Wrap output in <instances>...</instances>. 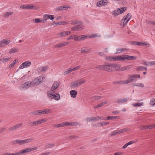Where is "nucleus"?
I'll return each mask as SVG.
<instances>
[{
  "label": "nucleus",
  "mask_w": 155,
  "mask_h": 155,
  "mask_svg": "<svg viewBox=\"0 0 155 155\" xmlns=\"http://www.w3.org/2000/svg\"><path fill=\"white\" fill-rule=\"evenodd\" d=\"M34 140L33 137H31L27 139H25L23 140H21L19 139H18L14 140L12 142L14 144H18L19 145H22L28 142H30Z\"/></svg>",
  "instance_id": "f257e3e1"
},
{
  "label": "nucleus",
  "mask_w": 155,
  "mask_h": 155,
  "mask_svg": "<svg viewBox=\"0 0 155 155\" xmlns=\"http://www.w3.org/2000/svg\"><path fill=\"white\" fill-rule=\"evenodd\" d=\"M85 82V81L83 80L82 79L77 80L74 81L71 83V87L72 88H74L79 85H81L82 84Z\"/></svg>",
  "instance_id": "f03ea898"
},
{
  "label": "nucleus",
  "mask_w": 155,
  "mask_h": 155,
  "mask_svg": "<svg viewBox=\"0 0 155 155\" xmlns=\"http://www.w3.org/2000/svg\"><path fill=\"white\" fill-rule=\"evenodd\" d=\"M52 90L48 91L47 92L48 98L50 99H54L57 100H59L60 99L59 94H56V95L54 94Z\"/></svg>",
  "instance_id": "7ed1b4c3"
},
{
  "label": "nucleus",
  "mask_w": 155,
  "mask_h": 155,
  "mask_svg": "<svg viewBox=\"0 0 155 155\" xmlns=\"http://www.w3.org/2000/svg\"><path fill=\"white\" fill-rule=\"evenodd\" d=\"M45 78L40 76L34 80L32 82V84L35 85H38L44 81Z\"/></svg>",
  "instance_id": "20e7f679"
},
{
  "label": "nucleus",
  "mask_w": 155,
  "mask_h": 155,
  "mask_svg": "<svg viewBox=\"0 0 155 155\" xmlns=\"http://www.w3.org/2000/svg\"><path fill=\"white\" fill-rule=\"evenodd\" d=\"M131 17V14L130 13H128L122 19L123 22V26H125L129 21Z\"/></svg>",
  "instance_id": "39448f33"
},
{
  "label": "nucleus",
  "mask_w": 155,
  "mask_h": 155,
  "mask_svg": "<svg viewBox=\"0 0 155 155\" xmlns=\"http://www.w3.org/2000/svg\"><path fill=\"white\" fill-rule=\"evenodd\" d=\"M104 119L103 117H91L87 118L86 119L87 122L96 121L100 120H103Z\"/></svg>",
  "instance_id": "423d86ee"
},
{
  "label": "nucleus",
  "mask_w": 155,
  "mask_h": 155,
  "mask_svg": "<svg viewBox=\"0 0 155 155\" xmlns=\"http://www.w3.org/2000/svg\"><path fill=\"white\" fill-rule=\"evenodd\" d=\"M122 59L123 61H127L129 60L136 59L137 57L134 56L126 55L123 56Z\"/></svg>",
  "instance_id": "0eeeda50"
},
{
  "label": "nucleus",
  "mask_w": 155,
  "mask_h": 155,
  "mask_svg": "<svg viewBox=\"0 0 155 155\" xmlns=\"http://www.w3.org/2000/svg\"><path fill=\"white\" fill-rule=\"evenodd\" d=\"M103 70L108 71H113L112 64L110 63H107L106 64L103 65Z\"/></svg>",
  "instance_id": "6e6552de"
},
{
  "label": "nucleus",
  "mask_w": 155,
  "mask_h": 155,
  "mask_svg": "<svg viewBox=\"0 0 155 155\" xmlns=\"http://www.w3.org/2000/svg\"><path fill=\"white\" fill-rule=\"evenodd\" d=\"M105 59L107 60L110 61H118L122 60V56H117L115 57H106Z\"/></svg>",
  "instance_id": "1a4fd4ad"
},
{
  "label": "nucleus",
  "mask_w": 155,
  "mask_h": 155,
  "mask_svg": "<svg viewBox=\"0 0 155 155\" xmlns=\"http://www.w3.org/2000/svg\"><path fill=\"white\" fill-rule=\"evenodd\" d=\"M23 124L22 123H20L18 124H17L14 126L10 127L8 129V130L10 131H13L16 129L19 128L21 126L23 125Z\"/></svg>",
  "instance_id": "9d476101"
},
{
  "label": "nucleus",
  "mask_w": 155,
  "mask_h": 155,
  "mask_svg": "<svg viewBox=\"0 0 155 155\" xmlns=\"http://www.w3.org/2000/svg\"><path fill=\"white\" fill-rule=\"evenodd\" d=\"M31 62L29 61H26L22 63L19 66L20 69H22L26 67L29 66L31 65Z\"/></svg>",
  "instance_id": "9b49d317"
},
{
  "label": "nucleus",
  "mask_w": 155,
  "mask_h": 155,
  "mask_svg": "<svg viewBox=\"0 0 155 155\" xmlns=\"http://www.w3.org/2000/svg\"><path fill=\"white\" fill-rule=\"evenodd\" d=\"M81 53H82L87 54L89 53V52L91 51V48L84 47L81 49Z\"/></svg>",
  "instance_id": "f8f14e48"
},
{
  "label": "nucleus",
  "mask_w": 155,
  "mask_h": 155,
  "mask_svg": "<svg viewBox=\"0 0 155 155\" xmlns=\"http://www.w3.org/2000/svg\"><path fill=\"white\" fill-rule=\"evenodd\" d=\"M68 43L69 42H66L56 44L55 45L54 47L57 48H61L67 45L68 44Z\"/></svg>",
  "instance_id": "ddd939ff"
},
{
  "label": "nucleus",
  "mask_w": 155,
  "mask_h": 155,
  "mask_svg": "<svg viewBox=\"0 0 155 155\" xmlns=\"http://www.w3.org/2000/svg\"><path fill=\"white\" fill-rule=\"evenodd\" d=\"M107 0H101L98 2L97 4V6L100 7L102 6H104L107 5Z\"/></svg>",
  "instance_id": "4468645a"
},
{
  "label": "nucleus",
  "mask_w": 155,
  "mask_h": 155,
  "mask_svg": "<svg viewBox=\"0 0 155 155\" xmlns=\"http://www.w3.org/2000/svg\"><path fill=\"white\" fill-rule=\"evenodd\" d=\"M129 100V98H125L122 99H119L116 100L115 102L117 103H124L127 102Z\"/></svg>",
  "instance_id": "2eb2a0df"
},
{
  "label": "nucleus",
  "mask_w": 155,
  "mask_h": 155,
  "mask_svg": "<svg viewBox=\"0 0 155 155\" xmlns=\"http://www.w3.org/2000/svg\"><path fill=\"white\" fill-rule=\"evenodd\" d=\"M132 68V67L131 66V65H129L122 67L116 69V70L118 71H124L125 70H129Z\"/></svg>",
  "instance_id": "dca6fc26"
},
{
  "label": "nucleus",
  "mask_w": 155,
  "mask_h": 155,
  "mask_svg": "<svg viewBox=\"0 0 155 155\" xmlns=\"http://www.w3.org/2000/svg\"><path fill=\"white\" fill-rule=\"evenodd\" d=\"M29 125L30 126L35 127L36 126L40 124L39 120L29 122Z\"/></svg>",
  "instance_id": "f3484780"
},
{
  "label": "nucleus",
  "mask_w": 155,
  "mask_h": 155,
  "mask_svg": "<svg viewBox=\"0 0 155 155\" xmlns=\"http://www.w3.org/2000/svg\"><path fill=\"white\" fill-rule=\"evenodd\" d=\"M43 16L44 18L47 19H49L51 20L53 19L54 18V15L49 14L44 15Z\"/></svg>",
  "instance_id": "a211bd4d"
},
{
  "label": "nucleus",
  "mask_w": 155,
  "mask_h": 155,
  "mask_svg": "<svg viewBox=\"0 0 155 155\" xmlns=\"http://www.w3.org/2000/svg\"><path fill=\"white\" fill-rule=\"evenodd\" d=\"M39 112H39V115L45 114L50 112V109H45L44 110H39Z\"/></svg>",
  "instance_id": "6ab92c4d"
},
{
  "label": "nucleus",
  "mask_w": 155,
  "mask_h": 155,
  "mask_svg": "<svg viewBox=\"0 0 155 155\" xmlns=\"http://www.w3.org/2000/svg\"><path fill=\"white\" fill-rule=\"evenodd\" d=\"M59 83L58 81H55L51 87V90H53V92H54L53 91L56 88H57L59 86Z\"/></svg>",
  "instance_id": "aec40b11"
},
{
  "label": "nucleus",
  "mask_w": 155,
  "mask_h": 155,
  "mask_svg": "<svg viewBox=\"0 0 155 155\" xmlns=\"http://www.w3.org/2000/svg\"><path fill=\"white\" fill-rule=\"evenodd\" d=\"M70 93L71 96L73 98H75L77 94V92L74 90H72L70 91Z\"/></svg>",
  "instance_id": "412c9836"
},
{
  "label": "nucleus",
  "mask_w": 155,
  "mask_h": 155,
  "mask_svg": "<svg viewBox=\"0 0 155 155\" xmlns=\"http://www.w3.org/2000/svg\"><path fill=\"white\" fill-rule=\"evenodd\" d=\"M153 128V126L151 125L149 126H141L140 127V129L142 130H144L147 129H150Z\"/></svg>",
  "instance_id": "4be33fe9"
},
{
  "label": "nucleus",
  "mask_w": 155,
  "mask_h": 155,
  "mask_svg": "<svg viewBox=\"0 0 155 155\" xmlns=\"http://www.w3.org/2000/svg\"><path fill=\"white\" fill-rule=\"evenodd\" d=\"M32 83L30 81L26 82L21 85L22 87H25L26 88H28Z\"/></svg>",
  "instance_id": "5701e85b"
},
{
  "label": "nucleus",
  "mask_w": 155,
  "mask_h": 155,
  "mask_svg": "<svg viewBox=\"0 0 155 155\" xmlns=\"http://www.w3.org/2000/svg\"><path fill=\"white\" fill-rule=\"evenodd\" d=\"M144 70L146 71L147 70V68L144 66H139L136 68V70L137 71H141Z\"/></svg>",
  "instance_id": "b1692460"
},
{
  "label": "nucleus",
  "mask_w": 155,
  "mask_h": 155,
  "mask_svg": "<svg viewBox=\"0 0 155 155\" xmlns=\"http://www.w3.org/2000/svg\"><path fill=\"white\" fill-rule=\"evenodd\" d=\"M120 117L118 116H109L107 117L106 120H110L113 119H116L119 118Z\"/></svg>",
  "instance_id": "393cba45"
},
{
  "label": "nucleus",
  "mask_w": 155,
  "mask_h": 155,
  "mask_svg": "<svg viewBox=\"0 0 155 155\" xmlns=\"http://www.w3.org/2000/svg\"><path fill=\"white\" fill-rule=\"evenodd\" d=\"M81 28L80 25H78L72 27L71 29V31H78Z\"/></svg>",
  "instance_id": "a878e982"
},
{
  "label": "nucleus",
  "mask_w": 155,
  "mask_h": 155,
  "mask_svg": "<svg viewBox=\"0 0 155 155\" xmlns=\"http://www.w3.org/2000/svg\"><path fill=\"white\" fill-rule=\"evenodd\" d=\"M1 41L2 42L1 43H2V45L3 47L5 46L10 43V42H8V41H7L5 39H3V40Z\"/></svg>",
  "instance_id": "bb28decb"
},
{
  "label": "nucleus",
  "mask_w": 155,
  "mask_h": 155,
  "mask_svg": "<svg viewBox=\"0 0 155 155\" xmlns=\"http://www.w3.org/2000/svg\"><path fill=\"white\" fill-rule=\"evenodd\" d=\"M128 50V49L126 48H120L118 50H117V53H121V52H124L125 51H126Z\"/></svg>",
  "instance_id": "cd10ccee"
},
{
  "label": "nucleus",
  "mask_w": 155,
  "mask_h": 155,
  "mask_svg": "<svg viewBox=\"0 0 155 155\" xmlns=\"http://www.w3.org/2000/svg\"><path fill=\"white\" fill-rule=\"evenodd\" d=\"M39 110H36L34 112H30L29 114L31 115L36 116L39 115Z\"/></svg>",
  "instance_id": "c85d7f7f"
},
{
  "label": "nucleus",
  "mask_w": 155,
  "mask_h": 155,
  "mask_svg": "<svg viewBox=\"0 0 155 155\" xmlns=\"http://www.w3.org/2000/svg\"><path fill=\"white\" fill-rule=\"evenodd\" d=\"M13 14L12 12H8L5 13L4 14V17H8Z\"/></svg>",
  "instance_id": "c756f323"
},
{
  "label": "nucleus",
  "mask_w": 155,
  "mask_h": 155,
  "mask_svg": "<svg viewBox=\"0 0 155 155\" xmlns=\"http://www.w3.org/2000/svg\"><path fill=\"white\" fill-rule=\"evenodd\" d=\"M27 151L25 149L21 151H20L17 153V155H21L22 154L25 153H27Z\"/></svg>",
  "instance_id": "7c9ffc66"
},
{
  "label": "nucleus",
  "mask_w": 155,
  "mask_h": 155,
  "mask_svg": "<svg viewBox=\"0 0 155 155\" xmlns=\"http://www.w3.org/2000/svg\"><path fill=\"white\" fill-rule=\"evenodd\" d=\"M26 9H34V6L32 4L26 5Z\"/></svg>",
  "instance_id": "2f4dec72"
},
{
  "label": "nucleus",
  "mask_w": 155,
  "mask_h": 155,
  "mask_svg": "<svg viewBox=\"0 0 155 155\" xmlns=\"http://www.w3.org/2000/svg\"><path fill=\"white\" fill-rule=\"evenodd\" d=\"M144 103L143 102L133 104V105L134 107H140L143 105Z\"/></svg>",
  "instance_id": "473e14b6"
},
{
  "label": "nucleus",
  "mask_w": 155,
  "mask_h": 155,
  "mask_svg": "<svg viewBox=\"0 0 155 155\" xmlns=\"http://www.w3.org/2000/svg\"><path fill=\"white\" fill-rule=\"evenodd\" d=\"M112 13L114 16H117L119 14H120L119 12V9H117L116 10H115L112 12Z\"/></svg>",
  "instance_id": "72a5a7b5"
},
{
  "label": "nucleus",
  "mask_w": 155,
  "mask_h": 155,
  "mask_svg": "<svg viewBox=\"0 0 155 155\" xmlns=\"http://www.w3.org/2000/svg\"><path fill=\"white\" fill-rule=\"evenodd\" d=\"M18 51V49L13 48L12 49H11L10 51H9V53L10 54L12 53H14L16 52H17Z\"/></svg>",
  "instance_id": "f704fd0d"
},
{
  "label": "nucleus",
  "mask_w": 155,
  "mask_h": 155,
  "mask_svg": "<svg viewBox=\"0 0 155 155\" xmlns=\"http://www.w3.org/2000/svg\"><path fill=\"white\" fill-rule=\"evenodd\" d=\"M150 104L152 107H154L155 105V99L153 98L150 100Z\"/></svg>",
  "instance_id": "c9c22d12"
},
{
  "label": "nucleus",
  "mask_w": 155,
  "mask_h": 155,
  "mask_svg": "<svg viewBox=\"0 0 155 155\" xmlns=\"http://www.w3.org/2000/svg\"><path fill=\"white\" fill-rule=\"evenodd\" d=\"M123 81H115L113 83L114 84H123Z\"/></svg>",
  "instance_id": "e433bc0d"
},
{
  "label": "nucleus",
  "mask_w": 155,
  "mask_h": 155,
  "mask_svg": "<svg viewBox=\"0 0 155 155\" xmlns=\"http://www.w3.org/2000/svg\"><path fill=\"white\" fill-rule=\"evenodd\" d=\"M109 124V122H101L99 124H97V126H100L101 125V126L106 125Z\"/></svg>",
  "instance_id": "4c0bfd02"
},
{
  "label": "nucleus",
  "mask_w": 155,
  "mask_h": 155,
  "mask_svg": "<svg viewBox=\"0 0 155 155\" xmlns=\"http://www.w3.org/2000/svg\"><path fill=\"white\" fill-rule=\"evenodd\" d=\"M81 21H78L77 20H75L74 21H72V22L71 23V24L72 25H76L78 24H81Z\"/></svg>",
  "instance_id": "58836bf2"
},
{
  "label": "nucleus",
  "mask_w": 155,
  "mask_h": 155,
  "mask_svg": "<svg viewBox=\"0 0 155 155\" xmlns=\"http://www.w3.org/2000/svg\"><path fill=\"white\" fill-rule=\"evenodd\" d=\"M107 102H103L102 103H100V104L97 105V106L95 107V108H97L99 107H101L102 106L104 105V104H107Z\"/></svg>",
  "instance_id": "ea45409f"
},
{
  "label": "nucleus",
  "mask_w": 155,
  "mask_h": 155,
  "mask_svg": "<svg viewBox=\"0 0 155 155\" xmlns=\"http://www.w3.org/2000/svg\"><path fill=\"white\" fill-rule=\"evenodd\" d=\"M132 78L133 79L134 81L136 80V78H140V75L139 74H134L132 75Z\"/></svg>",
  "instance_id": "a19ab883"
},
{
  "label": "nucleus",
  "mask_w": 155,
  "mask_h": 155,
  "mask_svg": "<svg viewBox=\"0 0 155 155\" xmlns=\"http://www.w3.org/2000/svg\"><path fill=\"white\" fill-rule=\"evenodd\" d=\"M126 10V7H123L119 9V12L120 14H122L125 12Z\"/></svg>",
  "instance_id": "79ce46f5"
},
{
  "label": "nucleus",
  "mask_w": 155,
  "mask_h": 155,
  "mask_svg": "<svg viewBox=\"0 0 155 155\" xmlns=\"http://www.w3.org/2000/svg\"><path fill=\"white\" fill-rule=\"evenodd\" d=\"M16 60H14L13 61V62L11 63V64L10 65H9V68H12L15 65V64H16Z\"/></svg>",
  "instance_id": "37998d69"
},
{
  "label": "nucleus",
  "mask_w": 155,
  "mask_h": 155,
  "mask_svg": "<svg viewBox=\"0 0 155 155\" xmlns=\"http://www.w3.org/2000/svg\"><path fill=\"white\" fill-rule=\"evenodd\" d=\"M123 84H128L129 83H131L132 82V80L130 79H128L126 80V81H123Z\"/></svg>",
  "instance_id": "c03bdc74"
},
{
  "label": "nucleus",
  "mask_w": 155,
  "mask_h": 155,
  "mask_svg": "<svg viewBox=\"0 0 155 155\" xmlns=\"http://www.w3.org/2000/svg\"><path fill=\"white\" fill-rule=\"evenodd\" d=\"M33 21L35 23H41V19L36 18L33 20Z\"/></svg>",
  "instance_id": "a18cd8bd"
},
{
  "label": "nucleus",
  "mask_w": 155,
  "mask_h": 155,
  "mask_svg": "<svg viewBox=\"0 0 155 155\" xmlns=\"http://www.w3.org/2000/svg\"><path fill=\"white\" fill-rule=\"evenodd\" d=\"M133 85L136 86L137 87H144V85L143 83H136L134 84V85Z\"/></svg>",
  "instance_id": "49530a36"
},
{
  "label": "nucleus",
  "mask_w": 155,
  "mask_h": 155,
  "mask_svg": "<svg viewBox=\"0 0 155 155\" xmlns=\"http://www.w3.org/2000/svg\"><path fill=\"white\" fill-rule=\"evenodd\" d=\"M76 35H71L67 39L68 40H70L71 39L74 38V40H75V39L76 38Z\"/></svg>",
  "instance_id": "de8ad7c7"
},
{
  "label": "nucleus",
  "mask_w": 155,
  "mask_h": 155,
  "mask_svg": "<svg viewBox=\"0 0 155 155\" xmlns=\"http://www.w3.org/2000/svg\"><path fill=\"white\" fill-rule=\"evenodd\" d=\"M11 59V58H3L2 59V61L3 63H5L7 61H9Z\"/></svg>",
  "instance_id": "09e8293b"
},
{
  "label": "nucleus",
  "mask_w": 155,
  "mask_h": 155,
  "mask_svg": "<svg viewBox=\"0 0 155 155\" xmlns=\"http://www.w3.org/2000/svg\"><path fill=\"white\" fill-rule=\"evenodd\" d=\"M54 126L56 128H58L60 127H64L63 123L59 124H55Z\"/></svg>",
  "instance_id": "8fccbe9b"
},
{
  "label": "nucleus",
  "mask_w": 155,
  "mask_h": 155,
  "mask_svg": "<svg viewBox=\"0 0 155 155\" xmlns=\"http://www.w3.org/2000/svg\"><path fill=\"white\" fill-rule=\"evenodd\" d=\"M103 65H98L96 67V68L100 70H103Z\"/></svg>",
  "instance_id": "3c124183"
},
{
  "label": "nucleus",
  "mask_w": 155,
  "mask_h": 155,
  "mask_svg": "<svg viewBox=\"0 0 155 155\" xmlns=\"http://www.w3.org/2000/svg\"><path fill=\"white\" fill-rule=\"evenodd\" d=\"M63 125H64V127L66 126H71V122H63Z\"/></svg>",
  "instance_id": "603ef678"
},
{
  "label": "nucleus",
  "mask_w": 155,
  "mask_h": 155,
  "mask_svg": "<svg viewBox=\"0 0 155 155\" xmlns=\"http://www.w3.org/2000/svg\"><path fill=\"white\" fill-rule=\"evenodd\" d=\"M54 146V144H49L48 145L45 146L46 148H51Z\"/></svg>",
  "instance_id": "864d4df0"
},
{
  "label": "nucleus",
  "mask_w": 155,
  "mask_h": 155,
  "mask_svg": "<svg viewBox=\"0 0 155 155\" xmlns=\"http://www.w3.org/2000/svg\"><path fill=\"white\" fill-rule=\"evenodd\" d=\"M55 10L56 11L63 10L62 6H61L56 7L55 8Z\"/></svg>",
  "instance_id": "5fc2aeb1"
},
{
  "label": "nucleus",
  "mask_w": 155,
  "mask_h": 155,
  "mask_svg": "<svg viewBox=\"0 0 155 155\" xmlns=\"http://www.w3.org/2000/svg\"><path fill=\"white\" fill-rule=\"evenodd\" d=\"M101 96H94L92 98V100H98L99 99L101 98Z\"/></svg>",
  "instance_id": "6e6d98bb"
},
{
  "label": "nucleus",
  "mask_w": 155,
  "mask_h": 155,
  "mask_svg": "<svg viewBox=\"0 0 155 155\" xmlns=\"http://www.w3.org/2000/svg\"><path fill=\"white\" fill-rule=\"evenodd\" d=\"M82 37H81V35L79 36L78 37H77L76 36V38L75 39V40L76 41H79V40H82Z\"/></svg>",
  "instance_id": "4d7b16f0"
},
{
  "label": "nucleus",
  "mask_w": 155,
  "mask_h": 155,
  "mask_svg": "<svg viewBox=\"0 0 155 155\" xmlns=\"http://www.w3.org/2000/svg\"><path fill=\"white\" fill-rule=\"evenodd\" d=\"M113 69H114V68H119V64H112Z\"/></svg>",
  "instance_id": "13d9d810"
},
{
  "label": "nucleus",
  "mask_w": 155,
  "mask_h": 155,
  "mask_svg": "<svg viewBox=\"0 0 155 155\" xmlns=\"http://www.w3.org/2000/svg\"><path fill=\"white\" fill-rule=\"evenodd\" d=\"M42 66L40 67L37 69V71L38 72H42Z\"/></svg>",
  "instance_id": "bf43d9fd"
},
{
  "label": "nucleus",
  "mask_w": 155,
  "mask_h": 155,
  "mask_svg": "<svg viewBox=\"0 0 155 155\" xmlns=\"http://www.w3.org/2000/svg\"><path fill=\"white\" fill-rule=\"evenodd\" d=\"M48 68V67L47 66H42V72H45Z\"/></svg>",
  "instance_id": "052dcab7"
},
{
  "label": "nucleus",
  "mask_w": 155,
  "mask_h": 155,
  "mask_svg": "<svg viewBox=\"0 0 155 155\" xmlns=\"http://www.w3.org/2000/svg\"><path fill=\"white\" fill-rule=\"evenodd\" d=\"M3 155H17V153H6Z\"/></svg>",
  "instance_id": "680f3d73"
},
{
  "label": "nucleus",
  "mask_w": 155,
  "mask_h": 155,
  "mask_svg": "<svg viewBox=\"0 0 155 155\" xmlns=\"http://www.w3.org/2000/svg\"><path fill=\"white\" fill-rule=\"evenodd\" d=\"M45 120V118L38 120L40 124L47 121V120Z\"/></svg>",
  "instance_id": "e2e57ef3"
},
{
  "label": "nucleus",
  "mask_w": 155,
  "mask_h": 155,
  "mask_svg": "<svg viewBox=\"0 0 155 155\" xmlns=\"http://www.w3.org/2000/svg\"><path fill=\"white\" fill-rule=\"evenodd\" d=\"M97 37V35L96 34H93L91 36H88V38H91Z\"/></svg>",
  "instance_id": "0e129e2a"
},
{
  "label": "nucleus",
  "mask_w": 155,
  "mask_h": 155,
  "mask_svg": "<svg viewBox=\"0 0 155 155\" xmlns=\"http://www.w3.org/2000/svg\"><path fill=\"white\" fill-rule=\"evenodd\" d=\"M120 130L121 131V133L128 131V130L126 128H124L122 129H120Z\"/></svg>",
  "instance_id": "69168bd1"
},
{
  "label": "nucleus",
  "mask_w": 155,
  "mask_h": 155,
  "mask_svg": "<svg viewBox=\"0 0 155 155\" xmlns=\"http://www.w3.org/2000/svg\"><path fill=\"white\" fill-rule=\"evenodd\" d=\"M81 37H82V40H84L85 39L88 38V36L86 35H81Z\"/></svg>",
  "instance_id": "338daca9"
},
{
  "label": "nucleus",
  "mask_w": 155,
  "mask_h": 155,
  "mask_svg": "<svg viewBox=\"0 0 155 155\" xmlns=\"http://www.w3.org/2000/svg\"><path fill=\"white\" fill-rule=\"evenodd\" d=\"M123 153L122 152H116L114 153V155H121L123 154Z\"/></svg>",
  "instance_id": "774afa93"
}]
</instances>
